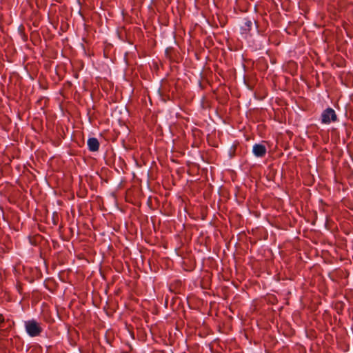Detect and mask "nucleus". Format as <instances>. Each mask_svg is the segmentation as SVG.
I'll list each match as a JSON object with an SVG mask.
<instances>
[{
    "label": "nucleus",
    "mask_w": 353,
    "mask_h": 353,
    "mask_svg": "<svg viewBox=\"0 0 353 353\" xmlns=\"http://www.w3.org/2000/svg\"><path fill=\"white\" fill-rule=\"evenodd\" d=\"M24 327L28 335L30 337L38 336L43 332L41 324L35 319L26 321Z\"/></svg>",
    "instance_id": "nucleus-1"
},
{
    "label": "nucleus",
    "mask_w": 353,
    "mask_h": 353,
    "mask_svg": "<svg viewBox=\"0 0 353 353\" xmlns=\"http://www.w3.org/2000/svg\"><path fill=\"white\" fill-rule=\"evenodd\" d=\"M337 121V115L335 111L331 108H326L321 114V122L324 124H330Z\"/></svg>",
    "instance_id": "nucleus-2"
},
{
    "label": "nucleus",
    "mask_w": 353,
    "mask_h": 353,
    "mask_svg": "<svg viewBox=\"0 0 353 353\" xmlns=\"http://www.w3.org/2000/svg\"><path fill=\"white\" fill-rule=\"evenodd\" d=\"M266 148L262 144H254L252 148V152L256 157H263L266 154Z\"/></svg>",
    "instance_id": "nucleus-3"
},
{
    "label": "nucleus",
    "mask_w": 353,
    "mask_h": 353,
    "mask_svg": "<svg viewBox=\"0 0 353 353\" xmlns=\"http://www.w3.org/2000/svg\"><path fill=\"white\" fill-rule=\"evenodd\" d=\"M88 147L90 151L96 152L99 150V142L97 138L92 137L88 140Z\"/></svg>",
    "instance_id": "nucleus-4"
},
{
    "label": "nucleus",
    "mask_w": 353,
    "mask_h": 353,
    "mask_svg": "<svg viewBox=\"0 0 353 353\" xmlns=\"http://www.w3.org/2000/svg\"><path fill=\"white\" fill-rule=\"evenodd\" d=\"M252 22L250 20L245 19L243 26H242L241 29L245 32H249L252 28Z\"/></svg>",
    "instance_id": "nucleus-5"
}]
</instances>
